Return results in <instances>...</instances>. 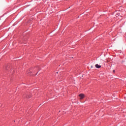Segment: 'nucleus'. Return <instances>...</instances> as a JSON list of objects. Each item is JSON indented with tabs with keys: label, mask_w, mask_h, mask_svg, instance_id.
Listing matches in <instances>:
<instances>
[{
	"label": "nucleus",
	"mask_w": 126,
	"mask_h": 126,
	"mask_svg": "<svg viewBox=\"0 0 126 126\" xmlns=\"http://www.w3.org/2000/svg\"><path fill=\"white\" fill-rule=\"evenodd\" d=\"M79 97H80V99L81 100V99H83L84 98L85 95L83 94H81L79 95Z\"/></svg>",
	"instance_id": "obj_1"
},
{
	"label": "nucleus",
	"mask_w": 126,
	"mask_h": 126,
	"mask_svg": "<svg viewBox=\"0 0 126 126\" xmlns=\"http://www.w3.org/2000/svg\"><path fill=\"white\" fill-rule=\"evenodd\" d=\"M95 67H96V68H100V67H101V65H99V64H96L95 65Z\"/></svg>",
	"instance_id": "obj_2"
},
{
	"label": "nucleus",
	"mask_w": 126,
	"mask_h": 126,
	"mask_svg": "<svg viewBox=\"0 0 126 126\" xmlns=\"http://www.w3.org/2000/svg\"><path fill=\"white\" fill-rule=\"evenodd\" d=\"M91 68H93V65L91 66Z\"/></svg>",
	"instance_id": "obj_3"
},
{
	"label": "nucleus",
	"mask_w": 126,
	"mask_h": 126,
	"mask_svg": "<svg viewBox=\"0 0 126 126\" xmlns=\"http://www.w3.org/2000/svg\"><path fill=\"white\" fill-rule=\"evenodd\" d=\"M113 72H115V70H113Z\"/></svg>",
	"instance_id": "obj_4"
},
{
	"label": "nucleus",
	"mask_w": 126,
	"mask_h": 126,
	"mask_svg": "<svg viewBox=\"0 0 126 126\" xmlns=\"http://www.w3.org/2000/svg\"><path fill=\"white\" fill-rule=\"evenodd\" d=\"M27 98H29V96H27Z\"/></svg>",
	"instance_id": "obj_5"
}]
</instances>
